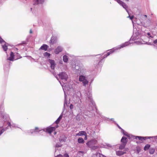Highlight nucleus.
Returning <instances> with one entry per match:
<instances>
[{"instance_id":"obj_1","label":"nucleus","mask_w":157,"mask_h":157,"mask_svg":"<svg viewBox=\"0 0 157 157\" xmlns=\"http://www.w3.org/2000/svg\"><path fill=\"white\" fill-rule=\"evenodd\" d=\"M129 44V43L128 42H125L124 44H122L121 45L118 46L116 48H113L112 49L110 50V51L107 52V55H105L103 58L106 57L107 56H109L110 54L113 52L115 50L118 49H120L122 48L125 47L128 45Z\"/></svg>"},{"instance_id":"obj_2","label":"nucleus","mask_w":157,"mask_h":157,"mask_svg":"<svg viewBox=\"0 0 157 157\" xmlns=\"http://www.w3.org/2000/svg\"><path fill=\"white\" fill-rule=\"evenodd\" d=\"M79 81L82 82L84 86H86L88 83V81L86 79V77L83 75H81L79 76Z\"/></svg>"},{"instance_id":"obj_3","label":"nucleus","mask_w":157,"mask_h":157,"mask_svg":"<svg viewBox=\"0 0 157 157\" xmlns=\"http://www.w3.org/2000/svg\"><path fill=\"white\" fill-rule=\"evenodd\" d=\"M89 94V95L88 96V98L89 99L91 103L89 105V111H91L92 110H93L94 108L95 107V104L92 101V100L91 99V94L90 92L88 93V94Z\"/></svg>"},{"instance_id":"obj_4","label":"nucleus","mask_w":157,"mask_h":157,"mask_svg":"<svg viewBox=\"0 0 157 157\" xmlns=\"http://www.w3.org/2000/svg\"><path fill=\"white\" fill-rule=\"evenodd\" d=\"M59 77L63 81L66 82L68 78V75L65 72H62L58 75Z\"/></svg>"},{"instance_id":"obj_5","label":"nucleus","mask_w":157,"mask_h":157,"mask_svg":"<svg viewBox=\"0 0 157 157\" xmlns=\"http://www.w3.org/2000/svg\"><path fill=\"white\" fill-rule=\"evenodd\" d=\"M0 43L2 44V47L4 51H6L7 49V45H6V43L0 36Z\"/></svg>"},{"instance_id":"obj_6","label":"nucleus","mask_w":157,"mask_h":157,"mask_svg":"<svg viewBox=\"0 0 157 157\" xmlns=\"http://www.w3.org/2000/svg\"><path fill=\"white\" fill-rule=\"evenodd\" d=\"M157 136H146V137H141L137 136L136 137V139L138 138L140 140H145L146 139H151L153 138H156Z\"/></svg>"},{"instance_id":"obj_7","label":"nucleus","mask_w":157,"mask_h":157,"mask_svg":"<svg viewBox=\"0 0 157 157\" xmlns=\"http://www.w3.org/2000/svg\"><path fill=\"white\" fill-rule=\"evenodd\" d=\"M7 59L10 61H13L15 60V57L14 54L12 52H11L10 53V56L8 57Z\"/></svg>"},{"instance_id":"obj_8","label":"nucleus","mask_w":157,"mask_h":157,"mask_svg":"<svg viewBox=\"0 0 157 157\" xmlns=\"http://www.w3.org/2000/svg\"><path fill=\"white\" fill-rule=\"evenodd\" d=\"M48 61L50 64L51 68L52 69H54L56 65L54 61L52 59H49L48 60Z\"/></svg>"},{"instance_id":"obj_9","label":"nucleus","mask_w":157,"mask_h":157,"mask_svg":"<svg viewBox=\"0 0 157 157\" xmlns=\"http://www.w3.org/2000/svg\"><path fill=\"white\" fill-rule=\"evenodd\" d=\"M59 82H60V84H61V85L62 86L63 90V91H64V93L65 101V102H64V105H65V104H67V103L66 102V94L65 92V90H67V88H66V85H65V86H64L63 84H62V83H61V82L60 81H59Z\"/></svg>"},{"instance_id":"obj_10","label":"nucleus","mask_w":157,"mask_h":157,"mask_svg":"<svg viewBox=\"0 0 157 157\" xmlns=\"http://www.w3.org/2000/svg\"><path fill=\"white\" fill-rule=\"evenodd\" d=\"M63 48L61 46H59L55 50V52L56 54H58L60 52L62 51Z\"/></svg>"},{"instance_id":"obj_11","label":"nucleus","mask_w":157,"mask_h":157,"mask_svg":"<svg viewBox=\"0 0 157 157\" xmlns=\"http://www.w3.org/2000/svg\"><path fill=\"white\" fill-rule=\"evenodd\" d=\"M55 127H48L46 128V131L49 133H51L52 132L55 130Z\"/></svg>"},{"instance_id":"obj_12","label":"nucleus","mask_w":157,"mask_h":157,"mask_svg":"<svg viewBox=\"0 0 157 157\" xmlns=\"http://www.w3.org/2000/svg\"><path fill=\"white\" fill-rule=\"evenodd\" d=\"M97 141L96 139H93L89 141L87 143V145L94 144L97 143Z\"/></svg>"},{"instance_id":"obj_13","label":"nucleus","mask_w":157,"mask_h":157,"mask_svg":"<svg viewBox=\"0 0 157 157\" xmlns=\"http://www.w3.org/2000/svg\"><path fill=\"white\" fill-rule=\"evenodd\" d=\"M44 0H34L33 1V4L34 5H38L39 4H42L44 3Z\"/></svg>"},{"instance_id":"obj_14","label":"nucleus","mask_w":157,"mask_h":157,"mask_svg":"<svg viewBox=\"0 0 157 157\" xmlns=\"http://www.w3.org/2000/svg\"><path fill=\"white\" fill-rule=\"evenodd\" d=\"M41 130L37 127H36L35 129H32L30 130V132L31 134H33L34 132H36L38 131H41Z\"/></svg>"},{"instance_id":"obj_15","label":"nucleus","mask_w":157,"mask_h":157,"mask_svg":"<svg viewBox=\"0 0 157 157\" xmlns=\"http://www.w3.org/2000/svg\"><path fill=\"white\" fill-rule=\"evenodd\" d=\"M86 133L84 131L79 132L78 133L76 134V136H82L83 135H86Z\"/></svg>"},{"instance_id":"obj_16","label":"nucleus","mask_w":157,"mask_h":157,"mask_svg":"<svg viewBox=\"0 0 157 157\" xmlns=\"http://www.w3.org/2000/svg\"><path fill=\"white\" fill-rule=\"evenodd\" d=\"M48 46L45 44H44L40 48V49H41L43 50H44L45 51H46L47 50L48 48Z\"/></svg>"},{"instance_id":"obj_17","label":"nucleus","mask_w":157,"mask_h":157,"mask_svg":"<svg viewBox=\"0 0 157 157\" xmlns=\"http://www.w3.org/2000/svg\"><path fill=\"white\" fill-rule=\"evenodd\" d=\"M57 38L56 37H55L54 36H52L51 37V43L52 44H54L55 43H56V41Z\"/></svg>"},{"instance_id":"obj_18","label":"nucleus","mask_w":157,"mask_h":157,"mask_svg":"<svg viewBox=\"0 0 157 157\" xmlns=\"http://www.w3.org/2000/svg\"><path fill=\"white\" fill-rule=\"evenodd\" d=\"M125 153V152H124L123 151H116V155L118 156H120L121 155H123V154Z\"/></svg>"},{"instance_id":"obj_19","label":"nucleus","mask_w":157,"mask_h":157,"mask_svg":"<svg viewBox=\"0 0 157 157\" xmlns=\"http://www.w3.org/2000/svg\"><path fill=\"white\" fill-rule=\"evenodd\" d=\"M127 138L125 137H123L122 138L121 141L122 142V144H126L127 142L126 141Z\"/></svg>"},{"instance_id":"obj_20","label":"nucleus","mask_w":157,"mask_h":157,"mask_svg":"<svg viewBox=\"0 0 157 157\" xmlns=\"http://www.w3.org/2000/svg\"><path fill=\"white\" fill-rule=\"evenodd\" d=\"M78 142L79 143L83 144L84 143V140L83 138H79L78 139Z\"/></svg>"},{"instance_id":"obj_21","label":"nucleus","mask_w":157,"mask_h":157,"mask_svg":"<svg viewBox=\"0 0 157 157\" xmlns=\"http://www.w3.org/2000/svg\"><path fill=\"white\" fill-rule=\"evenodd\" d=\"M90 147L93 150H95L98 148V146H92V145H87Z\"/></svg>"},{"instance_id":"obj_22","label":"nucleus","mask_w":157,"mask_h":157,"mask_svg":"<svg viewBox=\"0 0 157 157\" xmlns=\"http://www.w3.org/2000/svg\"><path fill=\"white\" fill-rule=\"evenodd\" d=\"M44 57H47V58H48L50 56V54L46 52L44 54Z\"/></svg>"},{"instance_id":"obj_23","label":"nucleus","mask_w":157,"mask_h":157,"mask_svg":"<svg viewBox=\"0 0 157 157\" xmlns=\"http://www.w3.org/2000/svg\"><path fill=\"white\" fill-rule=\"evenodd\" d=\"M126 144H122L119 147V149L120 150L123 149L125 147Z\"/></svg>"},{"instance_id":"obj_24","label":"nucleus","mask_w":157,"mask_h":157,"mask_svg":"<svg viewBox=\"0 0 157 157\" xmlns=\"http://www.w3.org/2000/svg\"><path fill=\"white\" fill-rule=\"evenodd\" d=\"M63 59L64 62H67L68 60L67 56L65 55L63 56Z\"/></svg>"},{"instance_id":"obj_25","label":"nucleus","mask_w":157,"mask_h":157,"mask_svg":"<svg viewBox=\"0 0 157 157\" xmlns=\"http://www.w3.org/2000/svg\"><path fill=\"white\" fill-rule=\"evenodd\" d=\"M100 153H96L93 154L92 155V157H100Z\"/></svg>"},{"instance_id":"obj_26","label":"nucleus","mask_w":157,"mask_h":157,"mask_svg":"<svg viewBox=\"0 0 157 157\" xmlns=\"http://www.w3.org/2000/svg\"><path fill=\"white\" fill-rule=\"evenodd\" d=\"M8 124L9 126H10L11 128L12 127H16V125L14 124H11L10 123L8 122Z\"/></svg>"},{"instance_id":"obj_27","label":"nucleus","mask_w":157,"mask_h":157,"mask_svg":"<svg viewBox=\"0 0 157 157\" xmlns=\"http://www.w3.org/2000/svg\"><path fill=\"white\" fill-rule=\"evenodd\" d=\"M104 147L107 148V149H109L110 148L112 147V146L110 144H106V146H104Z\"/></svg>"},{"instance_id":"obj_28","label":"nucleus","mask_w":157,"mask_h":157,"mask_svg":"<svg viewBox=\"0 0 157 157\" xmlns=\"http://www.w3.org/2000/svg\"><path fill=\"white\" fill-rule=\"evenodd\" d=\"M62 118V115H61L58 118V119L56 121V124H58L59 123V121H60V120Z\"/></svg>"},{"instance_id":"obj_29","label":"nucleus","mask_w":157,"mask_h":157,"mask_svg":"<svg viewBox=\"0 0 157 157\" xmlns=\"http://www.w3.org/2000/svg\"><path fill=\"white\" fill-rule=\"evenodd\" d=\"M15 60L17 59L20 58V55L17 53H16L15 55Z\"/></svg>"},{"instance_id":"obj_30","label":"nucleus","mask_w":157,"mask_h":157,"mask_svg":"<svg viewBox=\"0 0 157 157\" xmlns=\"http://www.w3.org/2000/svg\"><path fill=\"white\" fill-rule=\"evenodd\" d=\"M155 151L154 148H151L149 150V153L150 154H152L154 153Z\"/></svg>"},{"instance_id":"obj_31","label":"nucleus","mask_w":157,"mask_h":157,"mask_svg":"<svg viewBox=\"0 0 157 157\" xmlns=\"http://www.w3.org/2000/svg\"><path fill=\"white\" fill-rule=\"evenodd\" d=\"M150 147V145L149 144H147L144 147V150L146 151L148 150Z\"/></svg>"},{"instance_id":"obj_32","label":"nucleus","mask_w":157,"mask_h":157,"mask_svg":"<svg viewBox=\"0 0 157 157\" xmlns=\"http://www.w3.org/2000/svg\"><path fill=\"white\" fill-rule=\"evenodd\" d=\"M122 131L124 135H125L128 137L129 136V135L128 134H127L126 132H125L123 129H122Z\"/></svg>"},{"instance_id":"obj_33","label":"nucleus","mask_w":157,"mask_h":157,"mask_svg":"<svg viewBox=\"0 0 157 157\" xmlns=\"http://www.w3.org/2000/svg\"><path fill=\"white\" fill-rule=\"evenodd\" d=\"M7 129V128H6L5 129H2L1 130H0V135L4 132V131H5V130H6Z\"/></svg>"},{"instance_id":"obj_34","label":"nucleus","mask_w":157,"mask_h":157,"mask_svg":"<svg viewBox=\"0 0 157 157\" xmlns=\"http://www.w3.org/2000/svg\"><path fill=\"white\" fill-rule=\"evenodd\" d=\"M135 42L138 44H141V42L139 41H136Z\"/></svg>"},{"instance_id":"obj_35","label":"nucleus","mask_w":157,"mask_h":157,"mask_svg":"<svg viewBox=\"0 0 157 157\" xmlns=\"http://www.w3.org/2000/svg\"><path fill=\"white\" fill-rule=\"evenodd\" d=\"M61 146H62V145L60 144H57L56 145V147H61Z\"/></svg>"},{"instance_id":"obj_36","label":"nucleus","mask_w":157,"mask_h":157,"mask_svg":"<svg viewBox=\"0 0 157 157\" xmlns=\"http://www.w3.org/2000/svg\"><path fill=\"white\" fill-rule=\"evenodd\" d=\"M133 18H134V16H131V17H130V19L131 20H132V23H133V21L132 20V19Z\"/></svg>"},{"instance_id":"obj_37","label":"nucleus","mask_w":157,"mask_h":157,"mask_svg":"<svg viewBox=\"0 0 157 157\" xmlns=\"http://www.w3.org/2000/svg\"><path fill=\"white\" fill-rule=\"evenodd\" d=\"M64 157H69L68 155L67 154H65L64 155Z\"/></svg>"},{"instance_id":"obj_38","label":"nucleus","mask_w":157,"mask_h":157,"mask_svg":"<svg viewBox=\"0 0 157 157\" xmlns=\"http://www.w3.org/2000/svg\"><path fill=\"white\" fill-rule=\"evenodd\" d=\"M153 43L156 44H157V39H156L154 41H153Z\"/></svg>"},{"instance_id":"obj_39","label":"nucleus","mask_w":157,"mask_h":157,"mask_svg":"<svg viewBox=\"0 0 157 157\" xmlns=\"http://www.w3.org/2000/svg\"><path fill=\"white\" fill-rule=\"evenodd\" d=\"M100 157H106V156L103 155L102 154H100Z\"/></svg>"},{"instance_id":"obj_40","label":"nucleus","mask_w":157,"mask_h":157,"mask_svg":"<svg viewBox=\"0 0 157 157\" xmlns=\"http://www.w3.org/2000/svg\"><path fill=\"white\" fill-rule=\"evenodd\" d=\"M70 109H73V105L72 104H71L70 105Z\"/></svg>"},{"instance_id":"obj_41","label":"nucleus","mask_w":157,"mask_h":157,"mask_svg":"<svg viewBox=\"0 0 157 157\" xmlns=\"http://www.w3.org/2000/svg\"><path fill=\"white\" fill-rule=\"evenodd\" d=\"M84 136H85V138H84V139L85 140H86L87 139V135L86 134V135H84Z\"/></svg>"},{"instance_id":"obj_42","label":"nucleus","mask_w":157,"mask_h":157,"mask_svg":"<svg viewBox=\"0 0 157 157\" xmlns=\"http://www.w3.org/2000/svg\"><path fill=\"white\" fill-rule=\"evenodd\" d=\"M147 35L148 36H150L151 35V34L149 33H147Z\"/></svg>"},{"instance_id":"obj_43","label":"nucleus","mask_w":157,"mask_h":157,"mask_svg":"<svg viewBox=\"0 0 157 157\" xmlns=\"http://www.w3.org/2000/svg\"><path fill=\"white\" fill-rule=\"evenodd\" d=\"M117 125L119 128L121 129L122 130V129L117 124Z\"/></svg>"},{"instance_id":"obj_44","label":"nucleus","mask_w":157,"mask_h":157,"mask_svg":"<svg viewBox=\"0 0 157 157\" xmlns=\"http://www.w3.org/2000/svg\"><path fill=\"white\" fill-rule=\"evenodd\" d=\"M79 153H84V152L83 151H79Z\"/></svg>"},{"instance_id":"obj_45","label":"nucleus","mask_w":157,"mask_h":157,"mask_svg":"<svg viewBox=\"0 0 157 157\" xmlns=\"http://www.w3.org/2000/svg\"><path fill=\"white\" fill-rule=\"evenodd\" d=\"M149 37H151V38H153V36H152L151 35L149 36Z\"/></svg>"},{"instance_id":"obj_46","label":"nucleus","mask_w":157,"mask_h":157,"mask_svg":"<svg viewBox=\"0 0 157 157\" xmlns=\"http://www.w3.org/2000/svg\"><path fill=\"white\" fill-rule=\"evenodd\" d=\"M111 121H113V120H114V119L112 118V119H111Z\"/></svg>"},{"instance_id":"obj_47","label":"nucleus","mask_w":157,"mask_h":157,"mask_svg":"<svg viewBox=\"0 0 157 157\" xmlns=\"http://www.w3.org/2000/svg\"><path fill=\"white\" fill-rule=\"evenodd\" d=\"M126 1L128 2L129 1V0H125Z\"/></svg>"},{"instance_id":"obj_48","label":"nucleus","mask_w":157,"mask_h":157,"mask_svg":"<svg viewBox=\"0 0 157 157\" xmlns=\"http://www.w3.org/2000/svg\"><path fill=\"white\" fill-rule=\"evenodd\" d=\"M144 16L145 17H147V15H145Z\"/></svg>"},{"instance_id":"obj_49","label":"nucleus","mask_w":157,"mask_h":157,"mask_svg":"<svg viewBox=\"0 0 157 157\" xmlns=\"http://www.w3.org/2000/svg\"><path fill=\"white\" fill-rule=\"evenodd\" d=\"M32 31H31V30H30V33H32Z\"/></svg>"},{"instance_id":"obj_50","label":"nucleus","mask_w":157,"mask_h":157,"mask_svg":"<svg viewBox=\"0 0 157 157\" xmlns=\"http://www.w3.org/2000/svg\"><path fill=\"white\" fill-rule=\"evenodd\" d=\"M58 127V126H57L56 128H57Z\"/></svg>"},{"instance_id":"obj_51","label":"nucleus","mask_w":157,"mask_h":157,"mask_svg":"<svg viewBox=\"0 0 157 157\" xmlns=\"http://www.w3.org/2000/svg\"><path fill=\"white\" fill-rule=\"evenodd\" d=\"M56 132H55V134H56Z\"/></svg>"}]
</instances>
